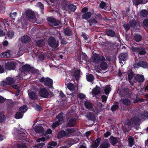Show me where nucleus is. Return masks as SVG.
Masks as SVG:
<instances>
[{"instance_id":"b1692460","label":"nucleus","mask_w":148,"mask_h":148,"mask_svg":"<svg viewBox=\"0 0 148 148\" xmlns=\"http://www.w3.org/2000/svg\"><path fill=\"white\" fill-rule=\"evenodd\" d=\"M140 15L142 18L147 17L148 16V11L145 9H143L140 11Z\"/></svg>"},{"instance_id":"72a5a7b5","label":"nucleus","mask_w":148,"mask_h":148,"mask_svg":"<svg viewBox=\"0 0 148 148\" xmlns=\"http://www.w3.org/2000/svg\"><path fill=\"white\" fill-rule=\"evenodd\" d=\"M63 113L62 112H61L58 115L56 116V117L58 120V122L60 123H62L63 121Z\"/></svg>"},{"instance_id":"4d7b16f0","label":"nucleus","mask_w":148,"mask_h":148,"mask_svg":"<svg viewBox=\"0 0 148 148\" xmlns=\"http://www.w3.org/2000/svg\"><path fill=\"white\" fill-rule=\"evenodd\" d=\"M101 139V138H97L96 140L95 141V142L93 144L98 147L100 143Z\"/></svg>"},{"instance_id":"3c124183","label":"nucleus","mask_w":148,"mask_h":148,"mask_svg":"<svg viewBox=\"0 0 148 148\" xmlns=\"http://www.w3.org/2000/svg\"><path fill=\"white\" fill-rule=\"evenodd\" d=\"M81 56L82 58V60L85 61H86L88 58L86 53L82 52V53Z\"/></svg>"},{"instance_id":"8fccbe9b","label":"nucleus","mask_w":148,"mask_h":148,"mask_svg":"<svg viewBox=\"0 0 148 148\" xmlns=\"http://www.w3.org/2000/svg\"><path fill=\"white\" fill-rule=\"evenodd\" d=\"M119 108V106L118 104H114L110 108V110L114 112Z\"/></svg>"},{"instance_id":"a19ab883","label":"nucleus","mask_w":148,"mask_h":148,"mask_svg":"<svg viewBox=\"0 0 148 148\" xmlns=\"http://www.w3.org/2000/svg\"><path fill=\"white\" fill-rule=\"evenodd\" d=\"M36 46L42 47L45 45V43L44 40L41 39L36 41Z\"/></svg>"},{"instance_id":"f257e3e1","label":"nucleus","mask_w":148,"mask_h":148,"mask_svg":"<svg viewBox=\"0 0 148 148\" xmlns=\"http://www.w3.org/2000/svg\"><path fill=\"white\" fill-rule=\"evenodd\" d=\"M20 71L21 73H24L26 75L27 73H31L33 74L36 73H37L36 70L33 67H31L30 65L28 64L23 65L20 69Z\"/></svg>"},{"instance_id":"473e14b6","label":"nucleus","mask_w":148,"mask_h":148,"mask_svg":"<svg viewBox=\"0 0 148 148\" xmlns=\"http://www.w3.org/2000/svg\"><path fill=\"white\" fill-rule=\"evenodd\" d=\"M107 63L104 61H102L100 65V67L101 69L103 70H105L107 69Z\"/></svg>"},{"instance_id":"39448f33","label":"nucleus","mask_w":148,"mask_h":148,"mask_svg":"<svg viewBox=\"0 0 148 148\" xmlns=\"http://www.w3.org/2000/svg\"><path fill=\"white\" fill-rule=\"evenodd\" d=\"M47 20L49 25L52 27L58 26L61 23L60 20H57L53 16L48 17Z\"/></svg>"},{"instance_id":"7ed1b4c3","label":"nucleus","mask_w":148,"mask_h":148,"mask_svg":"<svg viewBox=\"0 0 148 148\" xmlns=\"http://www.w3.org/2000/svg\"><path fill=\"white\" fill-rule=\"evenodd\" d=\"M40 82H44V85L47 86L48 88H53V80L49 77L45 78L42 77L39 79Z\"/></svg>"},{"instance_id":"f3484780","label":"nucleus","mask_w":148,"mask_h":148,"mask_svg":"<svg viewBox=\"0 0 148 148\" xmlns=\"http://www.w3.org/2000/svg\"><path fill=\"white\" fill-rule=\"evenodd\" d=\"M84 105L86 108L90 110L93 108V104L90 100L86 99L84 102Z\"/></svg>"},{"instance_id":"37998d69","label":"nucleus","mask_w":148,"mask_h":148,"mask_svg":"<svg viewBox=\"0 0 148 148\" xmlns=\"http://www.w3.org/2000/svg\"><path fill=\"white\" fill-rule=\"evenodd\" d=\"M66 137L70 136L71 135V134L74 132V130L73 129H67L66 130Z\"/></svg>"},{"instance_id":"e2e57ef3","label":"nucleus","mask_w":148,"mask_h":148,"mask_svg":"<svg viewBox=\"0 0 148 148\" xmlns=\"http://www.w3.org/2000/svg\"><path fill=\"white\" fill-rule=\"evenodd\" d=\"M106 5V3L104 1H102L100 4L99 6L101 8L103 9L105 7Z\"/></svg>"},{"instance_id":"c756f323","label":"nucleus","mask_w":148,"mask_h":148,"mask_svg":"<svg viewBox=\"0 0 148 148\" xmlns=\"http://www.w3.org/2000/svg\"><path fill=\"white\" fill-rule=\"evenodd\" d=\"M97 17H95L94 18H91L89 20H87L89 23V25L90 26H92L93 25H95L97 23V21L96 20Z\"/></svg>"},{"instance_id":"ea45409f","label":"nucleus","mask_w":148,"mask_h":148,"mask_svg":"<svg viewBox=\"0 0 148 148\" xmlns=\"http://www.w3.org/2000/svg\"><path fill=\"white\" fill-rule=\"evenodd\" d=\"M68 88L71 91H73L75 89V86L74 84L71 83H69L67 85Z\"/></svg>"},{"instance_id":"c9c22d12","label":"nucleus","mask_w":148,"mask_h":148,"mask_svg":"<svg viewBox=\"0 0 148 148\" xmlns=\"http://www.w3.org/2000/svg\"><path fill=\"white\" fill-rule=\"evenodd\" d=\"M1 56L3 58H9L11 57V54L10 52L5 51L1 53Z\"/></svg>"},{"instance_id":"9b49d317","label":"nucleus","mask_w":148,"mask_h":148,"mask_svg":"<svg viewBox=\"0 0 148 148\" xmlns=\"http://www.w3.org/2000/svg\"><path fill=\"white\" fill-rule=\"evenodd\" d=\"M86 117L89 121H95L96 120V115L95 114L92 112H88L86 115Z\"/></svg>"},{"instance_id":"6ab92c4d","label":"nucleus","mask_w":148,"mask_h":148,"mask_svg":"<svg viewBox=\"0 0 148 148\" xmlns=\"http://www.w3.org/2000/svg\"><path fill=\"white\" fill-rule=\"evenodd\" d=\"M31 39L27 35H25L22 36L21 38L22 42L25 43H29Z\"/></svg>"},{"instance_id":"052dcab7","label":"nucleus","mask_w":148,"mask_h":148,"mask_svg":"<svg viewBox=\"0 0 148 148\" xmlns=\"http://www.w3.org/2000/svg\"><path fill=\"white\" fill-rule=\"evenodd\" d=\"M143 25L144 26L148 27V18H145L144 20L143 23Z\"/></svg>"},{"instance_id":"0eeeda50","label":"nucleus","mask_w":148,"mask_h":148,"mask_svg":"<svg viewBox=\"0 0 148 148\" xmlns=\"http://www.w3.org/2000/svg\"><path fill=\"white\" fill-rule=\"evenodd\" d=\"M39 94L40 97L44 98H48L49 95L48 90L45 88L42 87L40 88Z\"/></svg>"},{"instance_id":"6e6552de","label":"nucleus","mask_w":148,"mask_h":148,"mask_svg":"<svg viewBox=\"0 0 148 148\" xmlns=\"http://www.w3.org/2000/svg\"><path fill=\"white\" fill-rule=\"evenodd\" d=\"M105 34L107 36L111 37H116L119 38V34L116 33L114 30L110 28L106 29Z\"/></svg>"},{"instance_id":"f704fd0d","label":"nucleus","mask_w":148,"mask_h":148,"mask_svg":"<svg viewBox=\"0 0 148 148\" xmlns=\"http://www.w3.org/2000/svg\"><path fill=\"white\" fill-rule=\"evenodd\" d=\"M86 78L87 81L90 82H92L95 79L93 75L90 74H88L86 75Z\"/></svg>"},{"instance_id":"49530a36","label":"nucleus","mask_w":148,"mask_h":148,"mask_svg":"<svg viewBox=\"0 0 148 148\" xmlns=\"http://www.w3.org/2000/svg\"><path fill=\"white\" fill-rule=\"evenodd\" d=\"M22 112L20 111L16 112L15 115V118L17 119L22 118L23 116V114Z\"/></svg>"},{"instance_id":"f03ea898","label":"nucleus","mask_w":148,"mask_h":148,"mask_svg":"<svg viewBox=\"0 0 148 148\" xmlns=\"http://www.w3.org/2000/svg\"><path fill=\"white\" fill-rule=\"evenodd\" d=\"M130 49L134 52L135 55L136 54L138 56H143L146 53L145 48L142 47H136L132 46L130 48Z\"/></svg>"},{"instance_id":"69168bd1","label":"nucleus","mask_w":148,"mask_h":148,"mask_svg":"<svg viewBox=\"0 0 148 148\" xmlns=\"http://www.w3.org/2000/svg\"><path fill=\"white\" fill-rule=\"evenodd\" d=\"M102 99V102H106L107 99L108 97L105 95H102L101 96Z\"/></svg>"},{"instance_id":"5fc2aeb1","label":"nucleus","mask_w":148,"mask_h":148,"mask_svg":"<svg viewBox=\"0 0 148 148\" xmlns=\"http://www.w3.org/2000/svg\"><path fill=\"white\" fill-rule=\"evenodd\" d=\"M62 123H60L58 121L56 122L53 123L52 125V127L53 129H55L56 127L58 126L59 125L61 124Z\"/></svg>"},{"instance_id":"864d4df0","label":"nucleus","mask_w":148,"mask_h":148,"mask_svg":"<svg viewBox=\"0 0 148 148\" xmlns=\"http://www.w3.org/2000/svg\"><path fill=\"white\" fill-rule=\"evenodd\" d=\"M123 26L125 30L127 32L128 30L130 29L131 26L130 24L127 23V24H123Z\"/></svg>"},{"instance_id":"338daca9","label":"nucleus","mask_w":148,"mask_h":148,"mask_svg":"<svg viewBox=\"0 0 148 148\" xmlns=\"http://www.w3.org/2000/svg\"><path fill=\"white\" fill-rule=\"evenodd\" d=\"M78 97L82 99H84L86 97V95L82 93H79L78 95Z\"/></svg>"},{"instance_id":"4c0bfd02","label":"nucleus","mask_w":148,"mask_h":148,"mask_svg":"<svg viewBox=\"0 0 148 148\" xmlns=\"http://www.w3.org/2000/svg\"><path fill=\"white\" fill-rule=\"evenodd\" d=\"M80 69H77L75 71L73 74V76L76 80H77L79 79L80 76Z\"/></svg>"},{"instance_id":"a211bd4d","label":"nucleus","mask_w":148,"mask_h":148,"mask_svg":"<svg viewBox=\"0 0 148 148\" xmlns=\"http://www.w3.org/2000/svg\"><path fill=\"white\" fill-rule=\"evenodd\" d=\"M135 79L139 83H142L145 80V78L143 75L138 74L135 77Z\"/></svg>"},{"instance_id":"5701e85b","label":"nucleus","mask_w":148,"mask_h":148,"mask_svg":"<svg viewBox=\"0 0 148 148\" xmlns=\"http://www.w3.org/2000/svg\"><path fill=\"white\" fill-rule=\"evenodd\" d=\"M65 136H66V132L63 130L60 131L57 135V137L58 139H61Z\"/></svg>"},{"instance_id":"de8ad7c7","label":"nucleus","mask_w":148,"mask_h":148,"mask_svg":"<svg viewBox=\"0 0 148 148\" xmlns=\"http://www.w3.org/2000/svg\"><path fill=\"white\" fill-rule=\"evenodd\" d=\"M37 4L39 6L40 9V12L41 14H43L44 6L43 4L41 2H38L37 3Z\"/></svg>"},{"instance_id":"bf43d9fd","label":"nucleus","mask_w":148,"mask_h":148,"mask_svg":"<svg viewBox=\"0 0 148 148\" xmlns=\"http://www.w3.org/2000/svg\"><path fill=\"white\" fill-rule=\"evenodd\" d=\"M142 117L143 119H148V113L147 112H145L141 114Z\"/></svg>"},{"instance_id":"9d476101","label":"nucleus","mask_w":148,"mask_h":148,"mask_svg":"<svg viewBox=\"0 0 148 148\" xmlns=\"http://www.w3.org/2000/svg\"><path fill=\"white\" fill-rule=\"evenodd\" d=\"M15 66V63L14 61L8 62L7 63H5V69L10 70L14 69Z\"/></svg>"},{"instance_id":"0e129e2a","label":"nucleus","mask_w":148,"mask_h":148,"mask_svg":"<svg viewBox=\"0 0 148 148\" xmlns=\"http://www.w3.org/2000/svg\"><path fill=\"white\" fill-rule=\"evenodd\" d=\"M44 145L45 143H41L36 145L35 146V147L36 148H42Z\"/></svg>"},{"instance_id":"ddd939ff","label":"nucleus","mask_w":148,"mask_h":148,"mask_svg":"<svg viewBox=\"0 0 148 148\" xmlns=\"http://www.w3.org/2000/svg\"><path fill=\"white\" fill-rule=\"evenodd\" d=\"M25 14L27 17L29 19H33L35 17L34 13L29 10H27L25 11Z\"/></svg>"},{"instance_id":"680f3d73","label":"nucleus","mask_w":148,"mask_h":148,"mask_svg":"<svg viewBox=\"0 0 148 148\" xmlns=\"http://www.w3.org/2000/svg\"><path fill=\"white\" fill-rule=\"evenodd\" d=\"M17 148H27V146L25 144H18L17 145Z\"/></svg>"},{"instance_id":"7c9ffc66","label":"nucleus","mask_w":148,"mask_h":148,"mask_svg":"<svg viewBox=\"0 0 148 148\" xmlns=\"http://www.w3.org/2000/svg\"><path fill=\"white\" fill-rule=\"evenodd\" d=\"M111 90V88L110 87V85H107L105 86L104 90V92L105 94L107 95L109 93Z\"/></svg>"},{"instance_id":"4468645a","label":"nucleus","mask_w":148,"mask_h":148,"mask_svg":"<svg viewBox=\"0 0 148 148\" xmlns=\"http://www.w3.org/2000/svg\"><path fill=\"white\" fill-rule=\"evenodd\" d=\"M28 95L30 99L35 101L38 99V96L34 91H30L28 93Z\"/></svg>"},{"instance_id":"2f4dec72","label":"nucleus","mask_w":148,"mask_h":148,"mask_svg":"<svg viewBox=\"0 0 148 148\" xmlns=\"http://www.w3.org/2000/svg\"><path fill=\"white\" fill-rule=\"evenodd\" d=\"M100 88L99 87L96 86L92 90V92L95 95H98L100 94Z\"/></svg>"},{"instance_id":"58836bf2","label":"nucleus","mask_w":148,"mask_h":148,"mask_svg":"<svg viewBox=\"0 0 148 148\" xmlns=\"http://www.w3.org/2000/svg\"><path fill=\"white\" fill-rule=\"evenodd\" d=\"M110 146V144L106 142H102L99 148H109Z\"/></svg>"},{"instance_id":"bb28decb","label":"nucleus","mask_w":148,"mask_h":148,"mask_svg":"<svg viewBox=\"0 0 148 148\" xmlns=\"http://www.w3.org/2000/svg\"><path fill=\"white\" fill-rule=\"evenodd\" d=\"M128 146L130 147H132L134 144V139L132 136H130L128 139Z\"/></svg>"},{"instance_id":"79ce46f5","label":"nucleus","mask_w":148,"mask_h":148,"mask_svg":"<svg viewBox=\"0 0 148 148\" xmlns=\"http://www.w3.org/2000/svg\"><path fill=\"white\" fill-rule=\"evenodd\" d=\"M6 79L8 83V85L12 84L14 83L15 82L14 79L12 77H7Z\"/></svg>"},{"instance_id":"09e8293b","label":"nucleus","mask_w":148,"mask_h":148,"mask_svg":"<svg viewBox=\"0 0 148 148\" xmlns=\"http://www.w3.org/2000/svg\"><path fill=\"white\" fill-rule=\"evenodd\" d=\"M130 24L131 26L132 27L136 26L138 25L136 21L134 19L131 20L130 22Z\"/></svg>"},{"instance_id":"412c9836","label":"nucleus","mask_w":148,"mask_h":148,"mask_svg":"<svg viewBox=\"0 0 148 148\" xmlns=\"http://www.w3.org/2000/svg\"><path fill=\"white\" fill-rule=\"evenodd\" d=\"M34 129V131L38 133H43L44 131V129L41 126H36L35 127Z\"/></svg>"},{"instance_id":"1a4fd4ad","label":"nucleus","mask_w":148,"mask_h":148,"mask_svg":"<svg viewBox=\"0 0 148 148\" xmlns=\"http://www.w3.org/2000/svg\"><path fill=\"white\" fill-rule=\"evenodd\" d=\"M140 121L139 117L137 116H134L128 122L129 126H133L137 125L138 122Z\"/></svg>"},{"instance_id":"13d9d810","label":"nucleus","mask_w":148,"mask_h":148,"mask_svg":"<svg viewBox=\"0 0 148 148\" xmlns=\"http://www.w3.org/2000/svg\"><path fill=\"white\" fill-rule=\"evenodd\" d=\"M14 35V32L12 31H9L7 32V36L10 38H12Z\"/></svg>"},{"instance_id":"c85d7f7f","label":"nucleus","mask_w":148,"mask_h":148,"mask_svg":"<svg viewBox=\"0 0 148 148\" xmlns=\"http://www.w3.org/2000/svg\"><path fill=\"white\" fill-rule=\"evenodd\" d=\"M76 6L72 4H69L68 5L66 10H69L70 11L75 12L76 9Z\"/></svg>"},{"instance_id":"c03bdc74","label":"nucleus","mask_w":148,"mask_h":148,"mask_svg":"<svg viewBox=\"0 0 148 148\" xmlns=\"http://www.w3.org/2000/svg\"><path fill=\"white\" fill-rule=\"evenodd\" d=\"M27 106L26 105H23L19 108L18 111L24 113L27 111Z\"/></svg>"},{"instance_id":"a878e982","label":"nucleus","mask_w":148,"mask_h":148,"mask_svg":"<svg viewBox=\"0 0 148 148\" xmlns=\"http://www.w3.org/2000/svg\"><path fill=\"white\" fill-rule=\"evenodd\" d=\"M69 4L68 1L67 0H62L61 1V5L62 7L64 10H67L68 5Z\"/></svg>"},{"instance_id":"774afa93","label":"nucleus","mask_w":148,"mask_h":148,"mask_svg":"<svg viewBox=\"0 0 148 148\" xmlns=\"http://www.w3.org/2000/svg\"><path fill=\"white\" fill-rule=\"evenodd\" d=\"M133 73L132 72H131L128 75V79L129 80H131L133 77Z\"/></svg>"},{"instance_id":"393cba45","label":"nucleus","mask_w":148,"mask_h":148,"mask_svg":"<svg viewBox=\"0 0 148 148\" xmlns=\"http://www.w3.org/2000/svg\"><path fill=\"white\" fill-rule=\"evenodd\" d=\"M119 61H125L127 58V55L126 53H121L119 56Z\"/></svg>"},{"instance_id":"603ef678","label":"nucleus","mask_w":148,"mask_h":148,"mask_svg":"<svg viewBox=\"0 0 148 148\" xmlns=\"http://www.w3.org/2000/svg\"><path fill=\"white\" fill-rule=\"evenodd\" d=\"M59 39L61 41V44L62 45H65L68 42L66 41L64 38H62L61 36H60Z\"/></svg>"},{"instance_id":"dca6fc26","label":"nucleus","mask_w":148,"mask_h":148,"mask_svg":"<svg viewBox=\"0 0 148 148\" xmlns=\"http://www.w3.org/2000/svg\"><path fill=\"white\" fill-rule=\"evenodd\" d=\"M119 138L111 136L109 138V140L111 144L113 145H116L118 142Z\"/></svg>"},{"instance_id":"e433bc0d","label":"nucleus","mask_w":148,"mask_h":148,"mask_svg":"<svg viewBox=\"0 0 148 148\" xmlns=\"http://www.w3.org/2000/svg\"><path fill=\"white\" fill-rule=\"evenodd\" d=\"M132 1L133 5L136 7L140 4H144L143 0H133Z\"/></svg>"},{"instance_id":"4be33fe9","label":"nucleus","mask_w":148,"mask_h":148,"mask_svg":"<svg viewBox=\"0 0 148 148\" xmlns=\"http://www.w3.org/2000/svg\"><path fill=\"white\" fill-rule=\"evenodd\" d=\"M92 16V13L90 12H87L83 14L82 16V18L83 19H86L88 20L90 19Z\"/></svg>"},{"instance_id":"2eb2a0df","label":"nucleus","mask_w":148,"mask_h":148,"mask_svg":"<svg viewBox=\"0 0 148 148\" xmlns=\"http://www.w3.org/2000/svg\"><path fill=\"white\" fill-rule=\"evenodd\" d=\"M136 65L138 66L142 67L144 69L147 68L148 66V64L145 61H139L136 63Z\"/></svg>"},{"instance_id":"cd10ccee","label":"nucleus","mask_w":148,"mask_h":148,"mask_svg":"<svg viewBox=\"0 0 148 148\" xmlns=\"http://www.w3.org/2000/svg\"><path fill=\"white\" fill-rule=\"evenodd\" d=\"M121 101L125 105L128 106H130L131 104V101L127 98H122Z\"/></svg>"},{"instance_id":"423d86ee","label":"nucleus","mask_w":148,"mask_h":148,"mask_svg":"<svg viewBox=\"0 0 148 148\" xmlns=\"http://www.w3.org/2000/svg\"><path fill=\"white\" fill-rule=\"evenodd\" d=\"M93 62L95 64H98L100 62L105 60V58L103 56H100V55L95 53L92 56Z\"/></svg>"},{"instance_id":"20e7f679","label":"nucleus","mask_w":148,"mask_h":148,"mask_svg":"<svg viewBox=\"0 0 148 148\" xmlns=\"http://www.w3.org/2000/svg\"><path fill=\"white\" fill-rule=\"evenodd\" d=\"M48 45L51 48L54 49H56L59 46L58 41H57L55 38L50 36L48 40Z\"/></svg>"},{"instance_id":"a18cd8bd","label":"nucleus","mask_w":148,"mask_h":148,"mask_svg":"<svg viewBox=\"0 0 148 148\" xmlns=\"http://www.w3.org/2000/svg\"><path fill=\"white\" fill-rule=\"evenodd\" d=\"M134 40L136 42H139L142 39V37L138 34H136L134 37Z\"/></svg>"},{"instance_id":"6e6d98bb","label":"nucleus","mask_w":148,"mask_h":148,"mask_svg":"<svg viewBox=\"0 0 148 148\" xmlns=\"http://www.w3.org/2000/svg\"><path fill=\"white\" fill-rule=\"evenodd\" d=\"M5 121V115L1 113H0V122L2 123Z\"/></svg>"},{"instance_id":"aec40b11","label":"nucleus","mask_w":148,"mask_h":148,"mask_svg":"<svg viewBox=\"0 0 148 148\" xmlns=\"http://www.w3.org/2000/svg\"><path fill=\"white\" fill-rule=\"evenodd\" d=\"M64 33L66 36H70L72 35L73 32L69 27L63 29Z\"/></svg>"},{"instance_id":"f8f14e48","label":"nucleus","mask_w":148,"mask_h":148,"mask_svg":"<svg viewBox=\"0 0 148 148\" xmlns=\"http://www.w3.org/2000/svg\"><path fill=\"white\" fill-rule=\"evenodd\" d=\"M76 119L74 117L70 119L68 122L67 125L69 127H74L76 124Z\"/></svg>"}]
</instances>
